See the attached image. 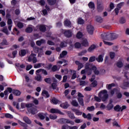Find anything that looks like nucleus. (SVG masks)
<instances>
[{
    "label": "nucleus",
    "mask_w": 129,
    "mask_h": 129,
    "mask_svg": "<svg viewBox=\"0 0 129 129\" xmlns=\"http://www.w3.org/2000/svg\"><path fill=\"white\" fill-rule=\"evenodd\" d=\"M101 38L103 40V43L107 46H112L113 43L110 42V41L114 40L118 37V35L116 33H103L101 35Z\"/></svg>",
    "instance_id": "obj_1"
},
{
    "label": "nucleus",
    "mask_w": 129,
    "mask_h": 129,
    "mask_svg": "<svg viewBox=\"0 0 129 129\" xmlns=\"http://www.w3.org/2000/svg\"><path fill=\"white\" fill-rule=\"evenodd\" d=\"M98 97L95 96L94 99L96 101L98 102H100L102 101L104 102V101H106L107 98H108V94H107V91L105 90H103L99 92L98 94Z\"/></svg>",
    "instance_id": "obj_2"
},
{
    "label": "nucleus",
    "mask_w": 129,
    "mask_h": 129,
    "mask_svg": "<svg viewBox=\"0 0 129 129\" xmlns=\"http://www.w3.org/2000/svg\"><path fill=\"white\" fill-rule=\"evenodd\" d=\"M28 62H32V61L33 63H37V60L36 57V54L34 53L31 54L29 56H28Z\"/></svg>",
    "instance_id": "obj_3"
},
{
    "label": "nucleus",
    "mask_w": 129,
    "mask_h": 129,
    "mask_svg": "<svg viewBox=\"0 0 129 129\" xmlns=\"http://www.w3.org/2000/svg\"><path fill=\"white\" fill-rule=\"evenodd\" d=\"M59 122L60 123H70L72 125H74L75 124L74 121H71L68 119H64V118L60 119L59 120Z\"/></svg>",
    "instance_id": "obj_4"
},
{
    "label": "nucleus",
    "mask_w": 129,
    "mask_h": 129,
    "mask_svg": "<svg viewBox=\"0 0 129 129\" xmlns=\"http://www.w3.org/2000/svg\"><path fill=\"white\" fill-rule=\"evenodd\" d=\"M126 109V106L123 105L122 107H120L119 105H116L114 107V109L115 111H122L124 109Z\"/></svg>",
    "instance_id": "obj_5"
},
{
    "label": "nucleus",
    "mask_w": 129,
    "mask_h": 129,
    "mask_svg": "<svg viewBox=\"0 0 129 129\" xmlns=\"http://www.w3.org/2000/svg\"><path fill=\"white\" fill-rule=\"evenodd\" d=\"M87 30L90 35H92L93 34V31H94V27L91 25H89L87 27Z\"/></svg>",
    "instance_id": "obj_6"
},
{
    "label": "nucleus",
    "mask_w": 129,
    "mask_h": 129,
    "mask_svg": "<svg viewBox=\"0 0 129 129\" xmlns=\"http://www.w3.org/2000/svg\"><path fill=\"white\" fill-rule=\"evenodd\" d=\"M82 116L84 118H87L88 120H90L92 119V116H93V114H91L90 113H88L87 115L85 114V113H83Z\"/></svg>",
    "instance_id": "obj_7"
},
{
    "label": "nucleus",
    "mask_w": 129,
    "mask_h": 129,
    "mask_svg": "<svg viewBox=\"0 0 129 129\" xmlns=\"http://www.w3.org/2000/svg\"><path fill=\"white\" fill-rule=\"evenodd\" d=\"M50 112L51 113H59V114H61V115H64V113L61 112L60 110L57 109H54V108H51L50 109Z\"/></svg>",
    "instance_id": "obj_8"
},
{
    "label": "nucleus",
    "mask_w": 129,
    "mask_h": 129,
    "mask_svg": "<svg viewBox=\"0 0 129 129\" xmlns=\"http://www.w3.org/2000/svg\"><path fill=\"white\" fill-rule=\"evenodd\" d=\"M104 57V53L100 54L97 58L96 60L98 63H102L103 62V57Z\"/></svg>",
    "instance_id": "obj_9"
},
{
    "label": "nucleus",
    "mask_w": 129,
    "mask_h": 129,
    "mask_svg": "<svg viewBox=\"0 0 129 129\" xmlns=\"http://www.w3.org/2000/svg\"><path fill=\"white\" fill-rule=\"evenodd\" d=\"M37 28L39 29L41 32H46V25H38L37 26Z\"/></svg>",
    "instance_id": "obj_10"
},
{
    "label": "nucleus",
    "mask_w": 129,
    "mask_h": 129,
    "mask_svg": "<svg viewBox=\"0 0 129 129\" xmlns=\"http://www.w3.org/2000/svg\"><path fill=\"white\" fill-rule=\"evenodd\" d=\"M47 115H48V113H38V117H39L40 119H41V120H43V119H45V116H47Z\"/></svg>",
    "instance_id": "obj_11"
},
{
    "label": "nucleus",
    "mask_w": 129,
    "mask_h": 129,
    "mask_svg": "<svg viewBox=\"0 0 129 129\" xmlns=\"http://www.w3.org/2000/svg\"><path fill=\"white\" fill-rule=\"evenodd\" d=\"M33 29H34V26H33L32 25H29L25 29V32L26 33H32V32H33Z\"/></svg>",
    "instance_id": "obj_12"
},
{
    "label": "nucleus",
    "mask_w": 129,
    "mask_h": 129,
    "mask_svg": "<svg viewBox=\"0 0 129 129\" xmlns=\"http://www.w3.org/2000/svg\"><path fill=\"white\" fill-rule=\"evenodd\" d=\"M64 36L68 38H70L72 37V31L71 30H67L64 32Z\"/></svg>",
    "instance_id": "obj_13"
},
{
    "label": "nucleus",
    "mask_w": 129,
    "mask_h": 129,
    "mask_svg": "<svg viewBox=\"0 0 129 129\" xmlns=\"http://www.w3.org/2000/svg\"><path fill=\"white\" fill-rule=\"evenodd\" d=\"M75 63L76 64V65L78 66V71H79V70H80V69H81V68H83V64H82V63L79 62V61H78V60L76 61Z\"/></svg>",
    "instance_id": "obj_14"
},
{
    "label": "nucleus",
    "mask_w": 129,
    "mask_h": 129,
    "mask_svg": "<svg viewBox=\"0 0 129 129\" xmlns=\"http://www.w3.org/2000/svg\"><path fill=\"white\" fill-rule=\"evenodd\" d=\"M64 25L67 27H69V28H71V27H72L71 22H70V20H66V21H64Z\"/></svg>",
    "instance_id": "obj_15"
},
{
    "label": "nucleus",
    "mask_w": 129,
    "mask_h": 129,
    "mask_svg": "<svg viewBox=\"0 0 129 129\" xmlns=\"http://www.w3.org/2000/svg\"><path fill=\"white\" fill-rule=\"evenodd\" d=\"M46 43V40L44 39H41L40 40H38L36 41V45L37 46H41L42 44H45Z\"/></svg>",
    "instance_id": "obj_16"
},
{
    "label": "nucleus",
    "mask_w": 129,
    "mask_h": 129,
    "mask_svg": "<svg viewBox=\"0 0 129 129\" xmlns=\"http://www.w3.org/2000/svg\"><path fill=\"white\" fill-rule=\"evenodd\" d=\"M72 111H73V112H75L76 115H81L82 114V112L80 111L78 109H72Z\"/></svg>",
    "instance_id": "obj_17"
},
{
    "label": "nucleus",
    "mask_w": 129,
    "mask_h": 129,
    "mask_svg": "<svg viewBox=\"0 0 129 129\" xmlns=\"http://www.w3.org/2000/svg\"><path fill=\"white\" fill-rule=\"evenodd\" d=\"M88 7L91 10H94L95 9V5L94 3L91 2L88 4Z\"/></svg>",
    "instance_id": "obj_18"
},
{
    "label": "nucleus",
    "mask_w": 129,
    "mask_h": 129,
    "mask_svg": "<svg viewBox=\"0 0 129 129\" xmlns=\"http://www.w3.org/2000/svg\"><path fill=\"white\" fill-rule=\"evenodd\" d=\"M78 101L79 104H80V105H82V106H84V102L83 100V98L78 97Z\"/></svg>",
    "instance_id": "obj_19"
},
{
    "label": "nucleus",
    "mask_w": 129,
    "mask_h": 129,
    "mask_svg": "<svg viewBox=\"0 0 129 129\" xmlns=\"http://www.w3.org/2000/svg\"><path fill=\"white\" fill-rule=\"evenodd\" d=\"M23 120L28 124H31V123H32L31 120H30V119H29V118L27 116H25L23 118Z\"/></svg>",
    "instance_id": "obj_20"
},
{
    "label": "nucleus",
    "mask_w": 129,
    "mask_h": 129,
    "mask_svg": "<svg viewBox=\"0 0 129 129\" xmlns=\"http://www.w3.org/2000/svg\"><path fill=\"white\" fill-rule=\"evenodd\" d=\"M59 106L60 107H62V108H68V107L69 106V104H68V103H63L60 104Z\"/></svg>",
    "instance_id": "obj_21"
},
{
    "label": "nucleus",
    "mask_w": 129,
    "mask_h": 129,
    "mask_svg": "<svg viewBox=\"0 0 129 129\" xmlns=\"http://www.w3.org/2000/svg\"><path fill=\"white\" fill-rule=\"evenodd\" d=\"M67 113L70 118H71L72 119H74V118H75V116H74V114L72 113L71 111H68Z\"/></svg>",
    "instance_id": "obj_22"
},
{
    "label": "nucleus",
    "mask_w": 129,
    "mask_h": 129,
    "mask_svg": "<svg viewBox=\"0 0 129 129\" xmlns=\"http://www.w3.org/2000/svg\"><path fill=\"white\" fill-rule=\"evenodd\" d=\"M82 45L83 46H84V47H88L89 43H88V41H87V39H84L82 41Z\"/></svg>",
    "instance_id": "obj_23"
},
{
    "label": "nucleus",
    "mask_w": 129,
    "mask_h": 129,
    "mask_svg": "<svg viewBox=\"0 0 129 129\" xmlns=\"http://www.w3.org/2000/svg\"><path fill=\"white\" fill-rule=\"evenodd\" d=\"M92 70H93L95 74H96V75H98V74H99V71H98L97 70V69L96 68V67L95 66H93L92 67Z\"/></svg>",
    "instance_id": "obj_24"
},
{
    "label": "nucleus",
    "mask_w": 129,
    "mask_h": 129,
    "mask_svg": "<svg viewBox=\"0 0 129 129\" xmlns=\"http://www.w3.org/2000/svg\"><path fill=\"white\" fill-rule=\"evenodd\" d=\"M35 79L36 81H38L39 82H41L42 80V77L40 75H37L35 77Z\"/></svg>",
    "instance_id": "obj_25"
},
{
    "label": "nucleus",
    "mask_w": 129,
    "mask_h": 129,
    "mask_svg": "<svg viewBox=\"0 0 129 129\" xmlns=\"http://www.w3.org/2000/svg\"><path fill=\"white\" fill-rule=\"evenodd\" d=\"M27 53V51L25 49H22L20 52H19V55L21 57H23L26 55V53Z\"/></svg>",
    "instance_id": "obj_26"
},
{
    "label": "nucleus",
    "mask_w": 129,
    "mask_h": 129,
    "mask_svg": "<svg viewBox=\"0 0 129 129\" xmlns=\"http://www.w3.org/2000/svg\"><path fill=\"white\" fill-rule=\"evenodd\" d=\"M13 93L16 96H19V95H21V92L19 90H13Z\"/></svg>",
    "instance_id": "obj_27"
},
{
    "label": "nucleus",
    "mask_w": 129,
    "mask_h": 129,
    "mask_svg": "<svg viewBox=\"0 0 129 129\" xmlns=\"http://www.w3.org/2000/svg\"><path fill=\"white\" fill-rule=\"evenodd\" d=\"M29 111L31 112L32 114H36L38 112V110L35 108H32L31 110H29Z\"/></svg>",
    "instance_id": "obj_28"
},
{
    "label": "nucleus",
    "mask_w": 129,
    "mask_h": 129,
    "mask_svg": "<svg viewBox=\"0 0 129 129\" xmlns=\"http://www.w3.org/2000/svg\"><path fill=\"white\" fill-rule=\"evenodd\" d=\"M96 21L98 23H102V22H103V19L100 16H97L96 17Z\"/></svg>",
    "instance_id": "obj_29"
},
{
    "label": "nucleus",
    "mask_w": 129,
    "mask_h": 129,
    "mask_svg": "<svg viewBox=\"0 0 129 129\" xmlns=\"http://www.w3.org/2000/svg\"><path fill=\"white\" fill-rule=\"evenodd\" d=\"M0 44L2 45V46H7L8 45H9V42H8V40H6V39H4L2 42L0 43Z\"/></svg>",
    "instance_id": "obj_30"
},
{
    "label": "nucleus",
    "mask_w": 129,
    "mask_h": 129,
    "mask_svg": "<svg viewBox=\"0 0 129 129\" xmlns=\"http://www.w3.org/2000/svg\"><path fill=\"white\" fill-rule=\"evenodd\" d=\"M59 46L60 48H65L67 47V43L66 41L61 42Z\"/></svg>",
    "instance_id": "obj_31"
},
{
    "label": "nucleus",
    "mask_w": 129,
    "mask_h": 129,
    "mask_svg": "<svg viewBox=\"0 0 129 129\" xmlns=\"http://www.w3.org/2000/svg\"><path fill=\"white\" fill-rule=\"evenodd\" d=\"M68 53L67 51H63L59 55L60 58H64V57L67 55Z\"/></svg>",
    "instance_id": "obj_32"
},
{
    "label": "nucleus",
    "mask_w": 129,
    "mask_h": 129,
    "mask_svg": "<svg viewBox=\"0 0 129 129\" xmlns=\"http://www.w3.org/2000/svg\"><path fill=\"white\" fill-rule=\"evenodd\" d=\"M71 104L73 106H75L76 107H77L79 104H78V102H77V101L76 100H74L72 101Z\"/></svg>",
    "instance_id": "obj_33"
},
{
    "label": "nucleus",
    "mask_w": 129,
    "mask_h": 129,
    "mask_svg": "<svg viewBox=\"0 0 129 129\" xmlns=\"http://www.w3.org/2000/svg\"><path fill=\"white\" fill-rule=\"evenodd\" d=\"M76 37L78 39H81L83 37V34L82 32L79 31L77 33Z\"/></svg>",
    "instance_id": "obj_34"
},
{
    "label": "nucleus",
    "mask_w": 129,
    "mask_h": 129,
    "mask_svg": "<svg viewBox=\"0 0 129 129\" xmlns=\"http://www.w3.org/2000/svg\"><path fill=\"white\" fill-rule=\"evenodd\" d=\"M114 86H115L114 83L106 85V88H107V89H111V87H114Z\"/></svg>",
    "instance_id": "obj_35"
},
{
    "label": "nucleus",
    "mask_w": 129,
    "mask_h": 129,
    "mask_svg": "<svg viewBox=\"0 0 129 129\" xmlns=\"http://www.w3.org/2000/svg\"><path fill=\"white\" fill-rule=\"evenodd\" d=\"M18 123L21 125V126H23L24 127H28V125L26 124V123H24L20 120L18 121Z\"/></svg>",
    "instance_id": "obj_36"
},
{
    "label": "nucleus",
    "mask_w": 129,
    "mask_h": 129,
    "mask_svg": "<svg viewBox=\"0 0 129 129\" xmlns=\"http://www.w3.org/2000/svg\"><path fill=\"white\" fill-rule=\"evenodd\" d=\"M58 102H59V100L55 98H53L51 99V103H52L53 104H57Z\"/></svg>",
    "instance_id": "obj_37"
},
{
    "label": "nucleus",
    "mask_w": 129,
    "mask_h": 129,
    "mask_svg": "<svg viewBox=\"0 0 129 129\" xmlns=\"http://www.w3.org/2000/svg\"><path fill=\"white\" fill-rule=\"evenodd\" d=\"M104 7H103V5H101V4H100L99 5H98V12H101V11H103V9H104Z\"/></svg>",
    "instance_id": "obj_38"
},
{
    "label": "nucleus",
    "mask_w": 129,
    "mask_h": 129,
    "mask_svg": "<svg viewBox=\"0 0 129 129\" xmlns=\"http://www.w3.org/2000/svg\"><path fill=\"white\" fill-rule=\"evenodd\" d=\"M95 48H96V46H95V45H91L88 49L89 52H92V51H93V50H94Z\"/></svg>",
    "instance_id": "obj_39"
},
{
    "label": "nucleus",
    "mask_w": 129,
    "mask_h": 129,
    "mask_svg": "<svg viewBox=\"0 0 129 129\" xmlns=\"http://www.w3.org/2000/svg\"><path fill=\"white\" fill-rule=\"evenodd\" d=\"M47 3L49 5L52 6L53 5H55L56 4V0H47Z\"/></svg>",
    "instance_id": "obj_40"
},
{
    "label": "nucleus",
    "mask_w": 129,
    "mask_h": 129,
    "mask_svg": "<svg viewBox=\"0 0 129 129\" xmlns=\"http://www.w3.org/2000/svg\"><path fill=\"white\" fill-rule=\"evenodd\" d=\"M107 108L108 109V110H110L112 109V108H113V104H112L111 103H109L107 105Z\"/></svg>",
    "instance_id": "obj_41"
},
{
    "label": "nucleus",
    "mask_w": 129,
    "mask_h": 129,
    "mask_svg": "<svg viewBox=\"0 0 129 129\" xmlns=\"http://www.w3.org/2000/svg\"><path fill=\"white\" fill-rule=\"evenodd\" d=\"M88 84V82H86L85 81H81L80 82V85L82 86H85V85H86V84Z\"/></svg>",
    "instance_id": "obj_42"
},
{
    "label": "nucleus",
    "mask_w": 129,
    "mask_h": 129,
    "mask_svg": "<svg viewBox=\"0 0 129 129\" xmlns=\"http://www.w3.org/2000/svg\"><path fill=\"white\" fill-rule=\"evenodd\" d=\"M78 23L80 25H83L84 24V20L82 18L78 19Z\"/></svg>",
    "instance_id": "obj_43"
},
{
    "label": "nucleus",
    "mask_w": 129,
    "mask_h": 129,
    "mask_svg": "<svg viewBox=\"0 0 129 129\" xmlns=\"http://www.w3.org/2000/svg\"><path fill=\"white\" fill-rule=\"evenodd\" d=\"M91 87H96L97 86V81H94L91 84Z\"/></svg>",
    "instance_id": "obj_44"
},
{
    "label": "nucleus",
    "mask_w": 129,
    "mask_h": 129,
    "mask_svg": "<svg viewBox=\"0 0 129 129\" xmlns=\"http://www.w3.org/2000/svg\"><path fill=\"white\" fill-rule=\"evenodd\" d=\"M52 71L53 72H56V71H58L59 69H58V67L57 66H53L51 69Z\"/></svg>",
    "instance_id": "obj_45"
},
{
    "label": "nucleus",
    "mask_w": 129,
    "mask_h": 129,
    "mask_svg": "<svg viewBox=\"0 0 129 129\" xmlns=\"http://www.w3.org/2000/svg\"><path fill=\"white\" fill-rule=\"evenodd\" d=\"M17 26L19 29H22V28H24V23L22 22H18L17 23Z\"/></svg>",
    "instance_id": "obj_46"
},
{
    "label": "nucleus",
    "mask_w": 129,
    "mask_h": 129,
    "mask_svg": "<svg viewBox=\"0 0 129 129\" xmlns=\"http://www.w3.org/2000/svg\"><path fill=\"white\" fill-rule=\"evenodd\" d=\"M116 66L118 67V68H121L122 66H123V63L121 61H118L116 63Z\"/></svg>",
    "instance_id": "obj_47"
},
{
    "label": "nucleus",
    "mask_w": 129,
    "mask_h": 129,
    "mask_svg": "<svg viewBox=\"0 0 129 129\" xmlns=\"http://www.w3.org/2000/svg\"><path fill=\"white\" fill-rule=\"evenodd\" d=\"M96 60V57L95 56H91L89 58V62H94Z\"/></svg>",
    "instance_id": "obj_48"
},
{
    "label": "nucleus",
    "mask_w": 129,
    "mask_h": 129,
    "mask_svg": "<svg viewBox=\"0 0 129 129\" xmlns=\"http://www.w3.org/2000/svg\"><path fill=\"white\" fill-rule=\"evenodd\" d=\"M2 32H3V33H5V34H6V35H9L10 34L9 33V31H8V28H7V27L4 28L2 30Z\"/></svg>",
    "instance_id": "obj_49"
},
{
    "label": "nucleus",
    "mask_w": 129,
    "mask_h": 129,
    "mask_svg": "<svg viewBox=\"0 0 129 129\" xmlns=\"http://www.w3.org/2000/svg\"><path fill=\"white\" fill-rule=\"evenodd\" d=\"M87 110L89 111H94V109H95V108L94 106H92L91 107H88L87 108Z\"/></svg>",
    "instance_id": "obj_50"
},
{
    "label": "nucleus",
    "mask_w": 129,
    "mask_h": 129,
    "mask_svg": "<svg viewBox=\"0 0 129 129\" xmlns=\"http://www.w3.org/2000/svg\"><path fill=\"white\" fill-rule=\"evenodd\" d=\"M43 96H46V97H49V93L46 91H43L42 93Z\"/></svg>",
    "instance_id": "obj_51"
},
{
    "label": "nucleus",
    "mask_w": 129,
    "mask_h": 129,
    "mask_svg": "<svg viewBox=\"0 0 129 129\" xmlns=\"http://www.w3.org/2000/svg\"><path fill=\"white\" fill-rule=\"evenodd\" d=\"M49 118L53 120L57 119V115L50 114L49 115Z\"/></svg>",
    "instance_id": "obj_52"
},
{
    "label": "nucleus",
    "mask_w": 129,
    "mask_h": 129,
    "mask_svg": "<svg viewBox=\"0 0 129 129\" xmlns=\"http://www.w3.org/2000/svg\"><path fill=\"white\" fill-rule=\"evenodd\" d=\"M33 105L32 104H26V107L28 108V111L29 110H31L32 109V107H33Z\"/></svg>",
    "instance_id": "obj_53"
},
{
    "label": "nucleus",
    "mask_w": 129,
    "mask_h": 129,
    "mask_svg": "<svg viewBox=\"0 0 129 129\" xmlns=\"http://www.w3.org/2000/svg\"><path fill=\"white\" fill-rule=\"evenodd\" d=\"M5 116L7 118H14V117L10 113L5 114Z\"/></svg>",
    "instance_id": "obj_54"
},
{
    "label": "nucleus",
    "mask_w": 129,
    "mask_h": 129,
    "mask_svg": "<svg viewBox=\"0 0 129 129\" xmlns=\"http://www.w3.org/2000/svg\"><path fill=\"white\" fill-rule=\"evenodd\" d=\"M123 6H124V2H121L119 4H118L117 5V8H118V9H121V7H123Z\"/></svg>",
    "instance_id": "obj_55"
},
{
    "label": "nucleus",
    "mask_w": 129,
    "mask_h": 129,
    "mask_svg": "<svg viewBox=\"0 0 129 129\" xmlns=\"http://www.w3.org/2000/svg\"><path fill=\"white\" fill-rule=\"evenodd\" d=\"M7 24L8 26H13V21H12V19H8Z\"/></svg>",
    "instance_id": "obj_56"
},
{
    "label": "nucleus",
    "mask_w": 129,
    "mask_h": 129,
    "mask_svg": "<svg viewBox=\"0 0 129 129\" xmlns=\"http://www.w3.org/2000/svg\"><path fill=\"white\" fill-rule=\"evenodd\" d=\"M75 122L76 123H81V122H83V120L81 119H76L75 120Z\"/></svg>",
    "instance_id": "obj_57"
},
{
    "label": "nucleus",
    "mask_w": 129,
    "mask_h": 129,
    "mask_svg": "<svg viewBox=\"0 0 129 129\" xmlns=\"http://www.w3.org/2000/svg\"><path fill=\"white\" fill-rule=\"evenodd\" d=\"M119 22L120 24H124V23H125V19L123 17H121Z\"/></svg>",
    "instance_id": "obj_58"
},
{
    "label": "nucleus",
    "mask_w": 129,
    "mask_h": 129,
    "mask_svg": "<svg viewBox=\"0 0 129 129\" xmlns=\"http://www.w3.org/2000/svg\"><path fill=\"white\" fill-rule=\"evenodd\" d=\"M91 64L89 63H87L85 66L86 69H91Z\"/></svg>",
    "instance_id": "obj_59"
},
{
    "label": "nucleus",
    "mask_w": 129,
    "mask_h": 129,
    "mask_svg": "<svg viewBox=\"0 0 129 129\" xmlns=\"http://www.w3.org/2000/svg\"><path fill=\"white\" fill-rule=\"evenodd\" d=\"M42 65L41 63H36L35 64L34 66V68H40V67H41V66Z\"/></svg>",
    "instance_id": "obj_60"
},
{
    "label": "nucleus",
    "mask_w": 129,
    "mask_h": 129,
    "mask_svg": "<svg viewBox=\"0 0 129 129\" xmlns=\"http://www.w3.org/2000/svg\"><path fill=\"white\" fill-rule=\"evenodd\" d=\"M39 47L35 46L34 47L33 50L34 52H35V53H39Z\"/></svg>",
    "instance_id": "obj_61"
},
{
    "label": "nucleus",
    "mask_w": 129,
    "mask_h": 129,
    "mask_svg": "<svg viewBox=\"0 0 129 129\" xmlns=\"http://www.w3.org/2000/svg\"><path fill=\"white\" fill-rule=\"evenodd\" d=\"M113 126H117V127H119V126H120L119 124H118V123L115 121L113 122Z\"/></svg>",
    "instance_id": "obj_62"
},
{
    "label": "nucleus",
    "mask_w": 129,
    "mask_h": 129,
    "mask_svg": "<svg viewBox=\"0 0 129 129\" xmlns=\"http://www.w3.org/2000/svg\"><path fill=\"white\" fill-rule=\"evenodd\" d=\"M91 87H87L85 88V91H91Z\"/></svg>",
    "instance_id": "obj_63"
},
{
    "label": "nucleus",
    "mask_w": 129,
    "mask_h": 129,
    "mask_svg": "<svg viewBox=\"0 0 129 129\" xmlns=\"http://www.w3.org/2000/svg\"><path fill=\"white\" fill-rule=\"evenodd\" d=\"M69 129H78V127L77 126H69Z\"/></svg>",
    "instance_id": "obj_64"
}]
</instances>
